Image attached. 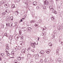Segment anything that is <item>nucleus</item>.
Masks as SVG:
<instances>
[{"mask_svg": "<svg viewBox=\"0 0 63 63\" xmlns=\"http://www.w3.org/2000/svg\"><path fill=\"white\" fill-rule=\"evenodd\" d=\"M46 32L45 31L43 32H42V35L43 36H46Z\"/></svg>", "mask_w": 63, "mask_h": 63, "instance_id": "obj_5", "label": "nucleus"}, {"mask_svg": "<svg viewBox=\"0 0 63 63\" xmlns=\"http://www.w3.org/2000/svg\"><path fill=\"white\" fill-rule=\"evenodd\" d=\"M43 9H46V6L45 5H44L43 6Z\"/></svg>", "mask_w": 63, "mask_h": 63, "instance_id": "obj_31", "label": "nucleus"}, {"mask_svg": "<svg viewBox=\"0 0 63 63\" xmlns=\"http://www.w3.org/2000/svg\"><path fill=\"white\" fill-rule=\"evenodd\" d=\"M35 58H36V59H38L39 57L38 54H35Z\"/></svg>", "mask_w": 63, "mask_h": 63, "instance_id": "obj_7", "label": "nucleus"}, {"mask_svg": "<svg viewBox=\"0 0 63 63\" xmlns=\"http://www.w3.org/2000/svg\"><path fill=\"white\" fill-rule=\"evenodd\" d=\"M24 31H25V30H26V28H24Z\"/></svg>", "mask_w": 63, "mask_h": 63, "instance_id": "obj_50", "label": "nucleus"}, {"mask_svg": "<svg viewBox=\"0 0 63 63\" xmlns=\"http://www.w3.org/2000/svg\"><path fill=\"white\" fill-rule=\"evenodd\" d=\"M40 62L41 63H43V60H40Z\"/></svg>", "mask_w": 63, "mask_h": 63, "instance_id": "obj_42", "label": "nucleus"}, {"mask_svg": "<svg viewBox=\"0 0 63 63\" xmlns=\"http://www.w3.org/2000/svg\"><path fill=\"white\" fill-rule=\"evenodd\" d=\"M60 62V63H63V61H61V62Z\"/></svg>", "mask_w": 63, "mask_h": 63, "instance_id": "obj_59", "label": "nucleus"}, {"mask_svg": "<svg viewBox=\"0 0 63 63\" xmlns=\"http://www.w3.org/2000/svg\"><path fill=\"white\" fill-rule=\"evenodd\" d=\"M9 50V48H6L5 49V51L6 52H8Z\"/></svg>", "mask_w": 63, "mask_h": 63, "instance_id": "obj_12", "label": "nucleus"}, {"mask_svg": "<svg viewBox=\"0 0 63 63\" xmlns=\"http://www.w3.org/2000/svg\"><path fill=\"white\" fill-rule=\"evenodd\" d=\"M20 1V0H17V2H19Z\"/></svg>", "mask_w": 63, "mask_h": 63, "instance_id": "obj_55", "label": "nucleus"}, {"mask_svg": "<svg viewBox=\"0 0 63 63\" xmlns=\"http://www.w3.org/2000/svg\"><path fill=\"white\" fill-rule=\"evenodd\" d=\"M27 56L28 58L31 57V55L30 54H29L27 55Z\"/></svg>", "mask_w": 63, "mask_h": 63, "instance_id": "obj_20", "label": "nucleus"}, {"mask_svg": "<svg viewBox=\"0 0 63 63\" xmlns=\"http://www.w3.org/2000/svg\"><path fill=\"white\" fill-rule=\"evenodd\" d=\"M30 63H34V62L33 61H31Z\"/></svg>", "mask_w": 63, "mask_h": 63, "instance_id": "obj_54", "label": "nucleus"}, {"mask_svg": "<svg viewBox=\"0 0 63 63\" xmlns=\"http://www.w3.org/2000/svg\"><path fill=\"white\" fill-rule=\"evenodd\" d=\"M6 2V0H3L2 1H1L0 2V3L1 4H4V3H5Z\"/></svg>", "mask_w": 63, "mask_h": 63, "instance_id": "obj_8", "label": "nucleus"}, {"mask_svg": "<svg viewBox=\"0 0 63 63\" xmlns=\"http://www.w3.org/2000/svg\"><path fill=\"white\" fill-rule=\"evenodd\" d=\"M22 21H23L22 19H21V20H20L19 21V22H20H20H22Z\"/></svg>", "mask_w": 63, "mask_h": 63, "instance_id": "obj_44", "label": "nucleus"}, {"mask_svg": "<svg viewBox=\"0 0 63 63\" xmlns=\"http://www.w3.org/2000/svg\"><path fill=\"white\" fill-rule=\"evenodd\" d=\"M51 20H54V18L53 17V16H51Z\"/></svg>", "mask_w": 63, "mask_h": 63, "instance_id": "obj_28", "label": "nucleus"}, {"mask_svg": "<svg viewBox=\"0 0 63 63\" xmlns=\"http://www.w3.org/2000/svg\"><path fill=\"white\" fill-rule=\"evenodd\" d=\"M47 54H48V53H49V51H47Z\"/></svg>", "mask_w": 63, "mask_h": 63, "instance_id": "obj_48", "label": "nucleus"}, {"mask_svg": "<svg viewBox=\"0 0 63 63\" xmlns=\"http://www.w3.org/2000/svg\"><path fill=\"white\" fill-rule=\"evenodd\" d=\"M2 57H5V54H4L2 56Z\"/></svg>", "mask_w": 63, "mask_h": 63, "instance_id": "obj_53", "label": "nucleus"}, {"mask_svg": "<svg viewBox=\"0 0 63 63\" xmlns=\"http://www.w3.org/2000/svg\"><path fill=\"white\" fill-rule=\"evenodd\" d=\"M10 55V54L9 53H8V54H7V55H8V56L9 55Z\"/></svg>", "mask_w": 63, "mask_h": 63, "instance_id": "obj_57", "label": "nucleus"}, {"mask_svg": "<svg viewBox=\"0 0 63 63\" xmlns=\"http://www.w3.org/2000/svg\"><path fill=\"white\" fill-rule=\"evenodd\" d=\"M61 44L62 45H63V42H61Z\"/></svg>", "mask_w": 63, "mask_h": 63, "instance_id": "obj_52", "label": "nucleus"}, {"mask_svg": "<svg viewBox=\"0 0 63 63\" xmlns=\"http://www.w3.org/2000/svg\"><path fill=\"white\" fill-rule=\"evenodd\" d=\"M19 34L20 35H21V31L20 30L19 31Z\"/></svg>", "mask_w": 63, "mask_h": 63, "instance_id": "obj_34", "label": "nucleus"}, {"mask_svg": "<svg viewBox=\"0 0 63 63\" xmlns=\"http://www.w3.org/2000/svg\"><path fill=\"white\" fill-rule=\"evenodd\" d=\"M22 19H25V18H22Z\"/></svg>", "mask_w": 63, "mask_h": 63, "instance_id": "obj_64", "label": "nucleus"}, {"mask_svg": "<svg viewBox=\"0 0 63 63\" xmlns=\"http://www.w3.org/2000/svg\"><path fill=\"white\" fill-rule=\"evenodd\" d=\"M9 26L11 27H13V23H12V22L10 23Z\"/></svg>", "mask_w": 63, "mask_h": 63, "instance_id": "obj_10", "label": "nucleus"}, {"mask_svg": "<svg viewBox=\"0 0 63 63\" xmlns=\"http://www.w3.org/2000/svg\"><path fill=\"white\" fill-rule=\"evenodd\" d=\"M49 46H52V43H49Z\"/></svg>", "mask_w": 63, "mask_h": 63, "instance_id": "obj_30", "label": "nucleus"}, {"mask_svg": "<svg viewBox=\"0 0 63 63\" xmlns=\"http://www.w3.org/2000/svg\"><path fill=\"white\" fill-rule=\"evenodd\" d=\"M31 46H32V47H33V48H35V45H37L36 43H31Z\"/></svg>", "mask_w": 63, "mask_h": 63, "instance_id": "obj_1", "label": "nucleus"}, {"mask_svg": "<svg viewBox=\"0 0 63 63\" xmlns=\"http://www.w3.org/2000/svg\"><path fill=\"white\" fill-rule=\"evenodd\" d=\"M40 52L41 53V54H44V51H41Z\"/></svg>", "mask_w": 63, "mask_h": 63, "instance_id": "obj_15", "label": "nucleus"}, {"mask_svg": "<svg viewBox=\"0 0 63 63\" xmlns=\"http://www.w3.org/2000/svg\"><path fill=\"white\" fill-rule=\"evenodd\" d=\"M58 51H59V50H57V52H56V54L57 55H58V56H59L60 55V54L59 52H58Z\"/></svg>", "mask_w": 63, "mask_h": 63, "instance_id": "obj_9", "label": "nucleus"}, {"mask_svg": "<svg viewBox=\"0 0 63 63\" xmlns=\"http://www.w3.org/2000/svg\"><path fill=\"white\" fill-rule=\"evenodd\" d=\"M6 47L7 48H9V45L8 44H6Z\"/></svg>", "mask_w": 63, "mask_h": 63, "instance_id": "obj_24", "label": "nucleus"}, {"mask_svg": "<svg viewBox=\"0 0 63 63\" xmlns=\"http://www.w3.org/2000/svg\"><path fill=\"white\" fill-rule=\"evenodd\" d=\"M15 14L16 16H17L18 15V12L16 11L15 12Z\"/></svg>", "mask_w": 63, "mask_h": 63, "instance_id": "obj_21", "label": "nucleus"}, {"mask_svg": "<svg viewBox=\"0 0 63 63\" xmlns=\"http://www.w3.org/2000/svg\"><path fill=\"white\" fill-rule=\"evenodd\" d=\"M25 49H23L22 51V53H25Z\"/></svg>", "mask_w": 63, "mask_h": 63, "instance_id": "obj_13", "label": "nucleus"}, {"mask_svg": "<svg viewBox=\"0 0 63 63\" xmlns=\"http://www.w3.org/2000/svg\"><path fill=\"white\" fill-rule=\"evenodd\" d=\"M1 60H2V58H1V57H0V61H1Z\"/></svg>", "mask_w": 63, "mask_h": 63, "instance_id": "obj_58", "label": "nucleus"}, {"mask_svg": "<svg viewBox=\"0 0 63 63\" xmlns=\"http://www.w3.org/2000/svg\"><path fill=\"white\" fill-rule=\"evenodd\" d=\"M10 36L12 38L13 37V36L12 35H10Z\"/></svg>", "mask_w": 63, "mask_h": 63, "instance_id": "obj_56", "label": "nucleus"}, {"mask_svg": "<svg viewBox=\"0 0 63 63\" xmlns=\"http://www.w3.org/2000/svg\"><path fill=\"white\" fill-rule=\"evenodd\" d=\"M17 59L18 60H21V57H18L17 58Z\"/></svg>", "mask_w": 63, "mask_h": 63, "instance_id": "obj_19", "label": "nucleus"}, {"mask_svg": "<svg viewBox=\"0 0 63 63\" xmlns=\"http://www.w3.org/2000/svg\"><path fill=\"white\" fill-rule=\"evenodd\" d=\"M15 24H16V25L17 24V22H15Z\"/></svg>", "mask_w": 63, "mask_h": 63, "instance_id": "obj_49", "label": "nucleus"}, {"mask_svg": "<svg viewBox=\"0 0 63 63\" xmlns=\"http://www.w3.org/2000/svg\"><path fill=\"white\" fill-rule=\"evenodd\" d=\"M27 30L29 32H30L31 30V28L30 27H28L27 28Z\"/></svg>", "mask_w": 63, "mask_h": 63, "instance_id": "obj_3", "label": "nucleus"}, {"mask_svg": "<svg viewBox=\"0 0 63 63\" xmlns=\"http://www.w3.org/2000/svg\"><path fill=\"white\" fill-rule=\"evenodd\" d=\"M21 47L20 46H19L18 47V49H19V50H20V49H21Z\"/></svg>", "mask_w": 63, "mask_h": 63, "instance_id": "obj_27", "label": "nucleus"}, {"mask_svg": "<svg viewBox=\"0 0 63 63\" xmlns=\"http://www.w3.org/2000/svg\"><path fill=\"white\" fill-rule=\"evenodd\" d=\"M57 8L58 9H60V6H59V7H58V6H57Z\"/></svg>", "mask_w": 63, "mask_h": 63, "instance_id": "obj_62", "label": "nucleus"}, {"mask_svg": "<svg viewBox=\"0 0 63 63\" xmlns=\"http://www.w3.org/2000/svg\"><path fill=\"white\" fill-rule=\"evenodd\" d=\"M22 42V43H21L20 44V45H22V44H23V42Z\"/></svg>", "mask_w": 63, "mask_h": 63, "instance_id": "obj_51", "label": "nucleus"}, {"mask_svg": "<svg viewBox=\"0 0 63 63\" xmlns=\"http://www.w3.org/2000/svg\"><path fill=\"white\" fill-rule=\"evenodd\" d=\"M40 7L39 6H37L36 7V9H40Z\"/></svg>", "mask_w": 63, "mask_h": 63, "instance_id": "obj_39", "label": "nucleus"}, {"mask_svg": "<svg viewBox=\"0 0 63 63\" xmlns=\"http://www.w3.org/2000/svg\"><path fill=\"white\" fill-rule=\"evenodd\" d=\"M33 4L34 6H36L37 5V2L36 1L33 2Z\"/></svg>", "mask_w": 63, "mask_h": 63, "instance_id": "obj_11", "label": "nucleus"}, {"mask_svg": "<svg viewBox=\"0 0 63 63\" xmlns=\"http://www.w3.org/2000/svg\"><path fill=\"white\" fill-rule=\"evenodd\" d=\"M44 3L45 5H48V4H49V3L47 0H46L44 2Z\"/></svg>", "mask_w": 63, "mask_h": 63, "instance_id": "obj_4", "label": "nucleus"}, {"mask_svg": "<svg viewBox=\"0 0 63 63\" xmlns=\"http://www.w3.org/2000/svg\"><path fill=\"white\" fill-rule=\"evenodd\" d=\"M17 50V48H15L14 50V51L15 52H16V51Z\"/></svg>", "mask_w": 63, "mask_h": 63, "instance_id": "obj_25", "label": "nucleus"}, {"mask_svg": "<svg viewBox=\"0 0 63 63\" xmlns=\"http://www.w3.org/2000/svg\"><path fill=\"white\" fill-rule=\"evenodd\" d=\"M31 23H32V22H35V21H34L33 20H32L31 21Z\"/></svg>", "mask_w": 63, "mask_h": 63, "instance_id": "obj_40", "label": "nucleus"}, {"mask_svg": "<svg viewBox=\"0 0 63 63\" xmlns=\"http://www.w3.org/2000/svg\"><path fill=\"white\" fill-rule=\"evenodd\" d=\"M2 15L3 16H4L6 15V13L5 12H3L2 13Z\"/></svg>", "mask_w": 63, "mask_h": 63, "instance_id": "obj_17", "label": "nucleus"}, {"mask_svg": "<svg viewBox=\"0 0 63 63\" xmlns=\"http://www.w3.org/2000/svg\"><path fill=\"white\" fill-rule=\"evenodd\" d=\"M15 38L16 41H17V40H18V39L19 38V37L18 36L17 37H15Z\"/></svg>", "mask_w": 63, "mask_h": 63, "instance_id": "obj_16", "label": "nucleus"}, {"mask_svg": "<svg viewBox=\"0 0 63 63\" xmlns=\"http://www.w3.org/2000/svg\"><path fill=\"white\" fill-rule=\"evenodd\" d=\"M53 61V60H51V62L52 61Z\"/></svg>", "mask_w": 63, "mask_h": 63, "instance_id": "obj_63", "label": "nucleus"}, {"mask_svg": "<svg viewBox=\"0 0 63 63\" xmlns=\"http://www.w3.org/2000/svg\"><path fill=\"white\" fill-rule=\"evenodd\" d=\"M0 54L1 55H2V56L3 55H4V53H2L1 54Z\"/></svg>", "mask_w": 63, "mask_h": 63, "instance_id": "obj_43", "label": "nucleus"}, {"mask_svg": "<svg viewBox=\"0 0 63 63\" xmlns=\"http://www.w3.org/2000/svg\"><path fill=\"white\" fill-rule=\"evenodd\" d=\"M39 25V24H38V23H36L35 24V25H34V26L35 27H37Z\"/></svg>", "mask_w": 63, "mask_h": 63, "instance_id": "obj_14", "label": "nucleus"}, {"mask_svg": "<svg viewBox=\"0 0 63 63\" xmlns=\"http://www.w3.org/2000/svg\"><path fill=\"white\" fill-rule=\"evenodd\" d=\"M12 37L10 36H9V39H12Z\"/></svg>", "mask_w": 63, "mask_h": 63, "instance_id": "obj_47", "label": "nucleus"}, {"mask_svg": "<svg viewBox=\"0 0 63 63\" xmlns=\"http://www.w3.org/2000/svg\"><path fill=\"white\" fill-rule=\"evenodd\" d=\"M32 52H35V51L34 49L32 50Z\"/></svg>", "mask_w": 63, "mask_h": 63, "instance_id": "obj_46", "label": "nucleus"}, {"mask_svg": "<svg viewBox=\"0 0 63 63\" xmlns=\"http://www.w3.org/2000/svg\"><path fill=\"white\" fill-rule=\"evenodd\" d=\"M45 40H47V37H46L45 38Z\"/></svg>", "mask_w": 63, "mask_h": 63, "instance_id": "obj_41", "label": "nucleus"}, {"mask_svg": "<svg viewBox=\"0 0 63 63\" xmlns=\"http://www.w3.org/2000/svg\"><path fill=\"white\" fill-rule=\"evenodd\" d=\"M61 28V26H60V25H59L58 27V29H60Z\"/></svg>", "mask_w": 63, "mask_h": 63, "instance_id": "obj_22", "label": "nucleus"}, {"mask_svg": "<svg viewBox=\"0 0 63 63\" xmlns=\"http://www.w3.org/2000/svg\"><path fill=\"white\" fill-rule=\"evenodd\" d=\"M2 25V27H4V25Z\"/></svg>", "mask_w": 63, "mask_h": 63, "instance_id": "obj_61", "label": "nucleus"}, {"mask_svg": "<svg viewBox=\"0 0 63 63\" xmlns=\"http://www.w3.org/2000/svg\"><path fill=\"white\" fill-rule=\"evenodd\" d=\"M6 26H9V24H10L9 23H6Z\"/></svg>", "mask_w": 63, "mask_h": 63, "instance_id": "obj_35", "label": "nucleus"}, {"mask_svg": "<svg viewBox=\"0 0 63 63\" xmlns=\"http://www.w3.org/2000/svg\"><path fill=\"white\" fill-rule=\"evenodd\" d=\"M12 8H15L16 7H15V5H13L12 6Z\"/></svg>", "mask_w": 63, "mask_h": 63, "instance_id": "obj_23", "label": "nucleus"}, {"mask_svg": "<svg viewBox=\"0 0 63 63\" xmlns=\"http://www.w3.org/2000/svg\"><path fill=\"white\" fill-rule=\"evenodd\" d=\"M30 49H31V47H30L29 48H28V51H29Z\"/></svg>", "mask_w": 63, "mask_h": 63, "instance_id": "obj_38", "label": "nucleus"}, {"mask_svg": "<svg viewBox=\"0 0 63 63\" xmlns=\"http://www.w3.org/2000/svg\"><path fill=\"white\" fill-rule=\"evenodd\" d=\"M58 60V61L59 62H61V58H59Z\"/></svg>", "mask_w": 63, "mask_h": 63, "instance_id": "obj_18", "label": "nucleus"}, {"mask_svg": "<svg viewBox=\"0 0 63 63\" xmlns=\"http://www.w3.org/2000/svg\"><path fill=\"white\" fill-rule=\"evenodd\" d=\"M9 52H6V54L7 55V54H9Z\"/></svg>", "mask_w": 63, "mask_h": 63, "instance_id": "obj_60", "label": "nucleus"}, {"mask_svg": "<svg viewBox=\"0 0 63 63\" xmlns=\"http://www.w3.org/2000/svg\"><path fill=\"white\" fill-rule=\"evenodd\" d=\"M50 9H52V12H53V14H57V12L55 11L54 9H53V8H50Z\"/></svg>", "mask_w": 63, "mask_h": 63, "instance_id": "obj_2", "label": "nucleus"}, {"mask_svg": "<svg viewBox=\"0 0 63 63\" xmlns=\"http://www.w3.org/2000/svg\"><path fill=\"white\" fill-rule=\"evenodd\" d=\"M23 39V36H21V39Z\"/></svg>", "mask_w": 63, "mask_h": 63, "instance_id": "obj_37", "label": "nucleus"}, {"mask_svg": "<svg viewBox=\"0 0 63 63\" xmlns=\"http://www.w3.org/2000/svg\"><path fill=\"white\" fill-rule=\"evenodd\" d=\"M5 12L7 13H9V11L8 10H6L5 11Z\"/></svg>", "mask_w": 63, "mask_h": 63, "instance_id": "obj_29", "label": "nucleus"}, {"mask_svg": "<svg viewBox=\"0 0 63 63\" xmlns=\"http://www.w3.org/2000/svg\"><path fill=\"white\" fill-rule=\"evenodd\" d=\"M14 54L15 53H14V51H12V53L11 54L12 55H14Z\"/></svg>", "mask_w": 63, "mask_h": 63, "instance_id": "obj_32", "label": "nucleus"}, {"mask_svg": "<svg viewBox=\"0 0 63 63\" xmlns=\"http://www.w3.org/2000/svg\"><path fill=\"white\" fill-rule=\"evenodd\" d=\"M9 6V4L8 3L7 4H5L4 5V7L6 8H7Z\"/></svg>", "mask_w": 63, "mask_h": 63, "instance_id": "obj_6", "label": "nucleus"}, {"mask_svg": "<svg viewBox=\"0 0 63 63\" xmlns=\"http://www.w3.org/2000/svg\"><path fill=\"white\" fill-rule=\"evenodd\" d=\"M17 63V60H15L13 62V63Z\"/></svg>", "mask_w": 63, "mask_h": 63, "instance_id": "obj_26", "label": "nucleus"}, {"mask_svg": "<svg viewBox=\"0 0 63 63\" xmlns=\"http://www.w3.org/2000/svg\"><path fill=\"white\" fill-rule=\"evenodd\" d=\"M44 62H45V63H47V60L46 59H45L44 60Z\"/></svg>", "mask_w": 63, "mask_h": 63, "instance_id": "obj_36", "label": "nucleus"}, {"mask_svg": "<svg viewBox=\"0 0 63 63\" xmlns=\"http://www.w3.org/2000/svg\"><path fill=\"white\" fill-rule=\"evenodd\" d=\"M39 21L40 22H42V20L41 19H40L39 20Z\"/></svg>", "mask_w": 63, "mask_h": 63, "instance_id": "obj_45", "label": "nucleus"}, {"mask_svg": "<svg viewBox=\"0 0 63 63\" xmlns=\"http://www.w3.org/2000/svg\"><path fill=\"white\" fill-rule=\"evenodd\" d=\"M4 36H6V37H7V33H5L4 35Z\"/></svg>", "mask_w": 63, "mask_h": 63, "instance_id": "obj_33", "label": "nucleus"}]
</instances>
